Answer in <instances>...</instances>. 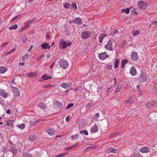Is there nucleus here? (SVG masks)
Masks as SVG:
<instances>
[{
    "label": "nucleus",
    "mask_w": 157,
    "mask_h": 157,
    "mask_svg": "<svg viewBox=\"0 0 157 157\" xmlns=\"http://www.w3.org/2000/svg\"><path fill=\"white\" fill-rule=\"evenodd\" d=\"M17 126L18 128L21 129H23L25 127V125L24 124H21L17 125Z\"/></svg>",
    "instance_id": "obj_30"
},
{
    "label": "nucleus",
    "mask_w": 157,
    "mask_h": 157,
    "mask_svg": "<svg viewBox=\"0 0 157 157\" xmlns=\"http://www.w3.org/2000/svg\"><path fill=\"white\" fill-rule=\"evenodd\" d=\"M41 78H52V77L51 76H48L46 75H44L42 76Z\"/></svg>",
    "instance_id": "obj_35"
},
{
    "label": "nucleus",
    "mask_w": 157,
    "mask_h": 157,
    "mask_svg": "<svg viewBox=\"0 0 157 157\" xmlns=\"http://www.w3.org/2000/svg\"><path fill=\"white\" fill-rule=\"evenodd\" d=\"M59 64L64 69L66 68L68 66V63L67 61H65L64 59H61L59 60Z\"/></svg>",
    "instance_id": "obj_3"
},
{
    "label": "nucleus",
    "mask_w": 157,
    "mask_h": 157,
    "mask_svg": "<svg viewBox=\"0 0 157 157\" xmlns=\"http://www.w3.org/2000/svg\"><path fill=\"white\" fill-rule=\"evenodd\" d=\"M107 152L109 153L112 152L114 153H116L117 152V150L116 149L113 147H110L108 149Z\"/></svg>",
    "instance_id": "obj_16"
},
{
    "label": "nucleus",
    "mask_w": 157,
    "mask_h": 157,
    "mask_svg": "<svg viewBox=\"0 0 157 157\" xmlns=\"http://www.w3.org/2000/svg\"><path fill=\"white\" fill-rule=\"evenodd\" d=\"M33 46L32 45H31L30 46V47H29V49H28V51L29 52H30L31 51L32 48H33Z\"/></svg>",
    "instance_id": "obj_53"
},
{
    "label": "nucleus",
    "mask_w": 157,
    "mask_h": 157,
    "mask_svg": "<svg viewBox=\"0 0 157 157\" xmlns=\"http://www.w3.org/2000/svg\"><path fill=\"white\" fill-rule=\"evenodd\" d=\"M70 118V117L69 116H67L66 118V121H68L69 120Z\"/></svg>",
    "instance_id": "obj_56"
},
{
    "label": "nucleus",
    "mask_w": 157,
    "mask_h": 157,
    "mask_svg": "<svg viewBox=\"0 0 157 157\" xmlns=\"http://www.w3.org/2000/svg\"><path fill=\"white\" fill-rule=\"evenodd\" d=\"M131 58L134 61H136L137 60L138 56L137 53L135 52H132L131 55Z\"/></svg>",
    "instance_id": "obj_11"
},
{
    "label": "nucleus",
    "mask_w": 157,
    "mask_h": 157,
    "mask_svg": "<svg viewBox=\"0 0 157 157\" xmlns=\"http://www.w3.org/2000/svg\"><path fill=\"white\" fill-rule=\"evenodd\" d=\"M21 39L24 42H25L26 41V37L25 35H23L22 36Z\"/></svg>",
    "instance_id": "obj_36"
},
{
    "label": "nucleus",
    "mask_w": 157,
    "mask_h": 157,
    "mask_svg": "<svg viewBox=\"0 0 157 157\" xmlns=\"http://www.w3.org/2000/svg\"><path fill=\"white\" fill-rule=\"evenodd\" d=\"M6 113L8 114H10L11 113L10 110V109H8L6 111Z\"/></svg>",
    "instance_id": "obj_62"
},
{
    "label": "nucleus",
    "mask_w": 157,
    "mask_h": 157,
    "mask_svg": "<svg viewBox=\"0 0 157 157\" xmlns=\"http://www.w3.org/2000/svg\"><path fill=\"white\" fill-rule=\"evenodd\" d=\"M72 148V146L70 147H67V148H65V150L66 151H67V150H70V149H71Z\"/></svg>",
    "instance_id": "obj_60"
},
{
    "label": "nucleus",
    "mask_w": 157,
    "mask_h": 157,
    "mask_svg": "<svg viewBox=\"0 0 157 157\" xmlns=\"http://www.w3.org/2000/svg\"><path fill=\"white\" fill-rule=\"evenodd\" d=\"M78 143H76L73 146H72V148H73L74 147H75L77 146V144H78Z\"/></svg>",
    "instance_id": "obj_63"
},
{
    "label": "nucleus",
    "mask_w": 157,
    "mask_h": 157,
    "mask_svg": "<svg viewBox=\"0 0 157 157\" xmlns=\"http://www.w3.org/2000/svg\"><path fill=\"white\" fill-rule=\"evenodd\" d=\"M79 136V135L78 134H77L75 135H73L70 137V139H71L72 140H77L78 139V137Z\"/></svg>",
    "instance_id": "obj_25"
},
{
    "label": "nucleus",
    "mask_w": 157,
    "mask_h": 157,
    "mask_svg": "<svg viewBox=\"0 0 157 157\" xmlns=\"http://www.w3.org/2000/svg\"><path fill=\"white\" fill-rule=\"evenodd\" d=\"M146 81V79H140V81L141 82H144Z\"/></svg>",
    "instance_id": "obj_55"
},
{
    "label": "nucleus",
    "mask_w": 157,
    "mask_h": 157,
    "mask_svg": "<svg viewBox=\"0 0 157 157\" xmlns=\"http://www.w3.org/2000/svg\"><path fill=\"white\" fill-rule=\"evenodd\" d=\"M139 151L142 153H145L149 152L150 151L147 147H144L140 149Z\"/></svg>",
    "instance_id": "obj_10"
},
{
    "label": "nucleus",
    "mask_w": 157,
    "mask_h": 157,
    "mask_svg": "<svg viewBox=\"0 0 157 157\" xmlns=\"http://www.w3.org/2000/svg\"><path fill=\"white\" fill-rule=\"evenodd\" d=\"M122 88V86L121 85H119L117 86V87L115 91V93H116L117 92H119L121 91V89Z\"/></svg>",
    "instance_id": "obj_24"
},
{
    "label": "nucleus",
    "mask_w": 157,
    "mask_h": 157,
    "mask_svg": "<svg viewBox=\"0 0 157 157\" xmlns=\"http://www.w3.org/2000/svg\"><path fill=\"white\" fill-rule=\"evenodd\" d=\"M17 28V25L16 24H15L13 26H11L9 27V29L10 30H15Z\"/></svg>",
    "instance_id": "obj_28"
},
{
    "label": "nucleus",
    "mask_w": 157,
    "mask_h": 157,
    "mask_svg": "<svg viewBox=\"0 0 157 157\" xmlns=\"http://www.w3.org/2000/svg\"><path fill=\"white\" fill-rule=\"evenodd\" d=\"M140 33V31L138 30H135L133 29L132 32V34L134 36H136L139 34Z\"/></svg>",
    "instance_id": "obj_22"
},
{
    "label": "nucleus",
    "mask_w": 157,
    "mask_h": 157,
    "mask_svg": "<svg viewBox=\"0 0 157 157\" xmlns=\"http://www.w3.org/2000/svg\"><path fill=\"white\" fill-rule=\"evenodd\" d=\"M91 34V33L88 31H85L82 33L81 36L82 38L86 39L90 36Z\"/></svg>",
    "instance_id": "obj_7"
},
{
    "label": "nucleus",
    "mask_w": 157,
    "mask_h": 157,
    "mask_svg": "<svg viewBox=\"0 0 157 157\" xmlns=\"http://www.w3.org/2000/svg\"><path fill=\"white\" fill-rule=\"evenodd\" d=\"M37 121L33 122L32 121H30V125H35V124H36L37 123Z\"/></svg>",
    "instance_id": "obj_45"
},
{
    "label": "nucleus",
    "mask_w": 157,
    "mask_h": 157,
    "mask_svg": "<svg viewBox=\"0 0 157 157\" xmlns=\"http://www.w3.org/2000/svg\"><path fill=\"white\" fill-rule=\"evenodd\" d=\"M119 63V59H116L114 62V67L115 68H117L118 67V66Z\"/></svg>",
    "instance_id": "obj_26"
},
{
    "label": "nucleus",
    "mask_w": 157,
    "mask_h": 157,
    "mask_svg": "<svg viewBox=\"0 0 157 157\" xmlns=\"http://www.w3.org/2000/svg\"><path fill=\"white\" fill-rule=\"evenodd\" d=\"M37 106L39 108L44 110H45L46 109L45 105L43 102H40L38 104Z\"/></svg>",
    "instance_id": "obj_18"
},
{
    "label": "nucleus",
    "mask_w": 157,
    "mask_h": 157,
    "mask_svg": "<svg viewBox=\"0 0 157 157\" xmlns=\"http://www.w3.org/2000/svg\"><path fill=\"white\" fill-rule=\"evenodd\" d=\"M36 21V19H33L32 20H31L29 21L27 23L28 24H29V25H30V24L31 23H33L34 21Z\"/></svg>",
    "instance_id": "obj_50"
},
{
    "label": "nucleus",
    "mask_w": 157,
    "mask_h": 157,
    "mask_svg": "<svg viewBox=\"0 0 157 157\" xmlns=\"http://www.w3.org/2000/svg\"><path fill=\"white\" fill-rule=\"evenodd\" d=\"M46 132L50 136L55 135V130L53 128H48L46 129Z\"/></svg>",
    "instance_id": "obj_9"
},
{
    "label": "nucleus",
    "mask_w": 157,
    "mask_h": 157,
    "mask_svg": "<svg viewBox=\"0 0 157 157\" xmlns=\"http://www.w3.org/2000/svg\"><path fill=\"white\" fill-rule=\"evenodd\" d=\"M37 75V72H30L28 75L27 77L33 78L36 77Z\"/></svg>",
    "instance_id": "obj_12"
},
{
    "label": "nucleus",
    "mask_w": 157,
    "mask_h": 157,
    "mask_svg": "<svg viewBox=\"0 0 157 157\" xmlns=\"http://www.w3.org/2000/svg\"><path fill=\"white\" fill-rule=\"evenodd\" d=\"M8 93L5 90L2 89H0V96L4 98H6L8 97Z\"/></svg>",
    "instance_id": "obj_5"
},
{
    "label": "nucleus",
    "mask_w": 157,
    "mask_h": 157,
    "mask_svg": "<svg viewBox=\"0 0 157 157\" xmlns=\"http://www.w3.org/2000/svg\"><path fill=\"white\" fill-rule=\"evenodd\" d=\"M29 57V55L28 54H26L22 56V59L24 61H27Z\"/></svg>",
    "instance_id": "obj_27"
},
{
    "label": "nucleus",
    "mask_w": 157,
    "mask_h": 157,
    "mask_svg": "<svg viewBox=\"0 0 157 157\" xmlns=\"http://www.w3.org/2000/svg\"><path fill=\"white\" fill-rule=\"evenodd\" d=\"M13 123V120H8L7 121V123L8 124V125L9 126H11Z\"/></svg>",
    "instance_id": "obj_29"
},
{
    "label": "nucleus",
    "mask_w": 157,
    "mask_h": 157,
    "mask_svg": "<svg viewBox=\"0 0 157 157\" xmlns=\"http://www.w3.org/2000/svg\"><path fill=\"white\" fill-rule=\"evenodd\" d=\"M140 155V153L139 152H137V153H134V156L133 157H138Z\"/></svg>",
    "instance_id": "obj_44"
},
{
    "label": "nucleus",
    "mask_w": 157,
    "mask_h": 157,
    "mask_svg": "<svg viewBox=\"0 0 157 157\" xmlns=\"http://www.w3.org/2000/svg\"><path fill=\"white\" fill-rule=\"evenodd\" d=\"M125 102L127 104H130L131 103L132 101L130 99H129L128 100L126 101Z\"/></svg>",
    "instance_id": "obj_48"
},
{
    "label": "nucleus",
    "mask_w": 157,
    "mask_h": 157,
    "mask_svg": "<svg viewBox=\"0 0 157 157\" xmlns=\"http://www.w3.org/2000/svg\"><path fill=\"white\" fill-rule=\"evenodd\" d=\"M41 46L42 48L44 49H46L47 48L49 49L50 48V46L47 43H45L41 45Z\"/></svg>",
    "instance_id": "obj_19"
},
{
    "label": "nucleus",
    "mask_w": 157,
    "mask_h": 157,
    "mask_svg": "<svg viewBox=\"0 0 157 157\" xmlns=\"http://www.w3.org/2000/svg\"><path fill=\"white\" fill-rule=\"evenodd\" d=\"M117 32H118L117 30H115L113 32H112L113 33H111V34L112 35L114 34H115V33H117Z\"/></svg>",
    "instance_id": "obj_57"
},
{
    "label": "nucleus",
    "mask_w": 157,
    "mask_h": 157,
    "mask_svg": "<svg viewBox=\"0 0 157 157\" xmlns=\"http://www.w3.org/2000/svg\"><path fill=\"white\" fill-rule=\"evenodd\" d=\"M10 88L13 92V94L14 96L16 97H19L20 96V92L19 89L17 88L12 86Z\"/></svg>",
    "instance_id": "obj_2"
},
{
    "label": "nucleus",
    "mask_w": 157,
    "mask_h": 157,
    "mask_svg": "<svg viewBox=\"0 0 157 157\" xmlns=\"http://www.w3.org/2000/svg\"><path fill=\"white\" fill-rule=\"evenodd\" d=\"M153 105L152 104L151 102H148L146 104V106L148 108L151 107Z\"/></svg>",
    "instance_id": "obj_41"
},
{
    "label": "nucleus",
    "mask_w": 157,
    "mask_h": 157,
    "mask_svg": "<svg viewBox=\"0 0 157 157\" xmlns=\"http://www.w3.org/2000/svg\"><path fill=\"white\" fill-rule=\"evenodd\" d=\"M112 43L113 42L111 40H109L107 44L105 45V48L109 50L113 51Z\"/></svg>",
    "instance_id": "obj_8"
},
{
    "label": "nucleus",
    "mask_w": 157,
    "mask_h": 157,
    "mask_svg": "<svg viewBox=\"0 0 157 157\" xmlns=\"http://www.w3.org/2000/svg\"><path fill=\"white\" fill-rule=\"evenodd\" d=\"M7 70V68L5 67H0V73H4Z\"/></svg>",
    "instance_id": "obj_21"
},
{
    "label": "nucleus",
    "mask_w": 157,
    "mask_h": 157,
    "mask_svg": "<svg viewBox=\"0 0 157 157\" xmlns=\"http://www.w3.org/2000/svg\"><path fill=\"white\" fill-rule=\"evenodd\" d=\"M71 44V42L70 41H64L60 40L59 42V46L60 48H64L69 46Z\"/></svg>",
    "instance_id": "obj_1"
},
{
    "label": "nucleus",
    "mask_w": 157,
    "mask_h": 157,
    "mask_svg": "<svg viewBox=\"0 0 157 157\" xmlns=\"http://www.w3.org/2000/svg\"><path fill=\"white\" fill-rule=\"evenodd\" d=\"M157 24V21H153L152 22L151 25H153V24Z\"/></svg>",
    "instance_id": "obj_61"
},
{
    "label": "nucleus",
    "mask_w": 157,
    "mask_h": 157,
    "mask_svg": "<svg viewBox=\"0 0 157 157\" xmlns=\"http://www.w3.org/2000/svg\"><path fill=\"white\" fill-rule=\"evenodd\" d=\"M126 44V41H123L122 43L121 44V47H124L125 46Z\"/></svg>",
    "instance_id": "obj_49"
},
{
    "label": "nucleus",
    "mask_w": 157,
    "mask_h": 157,
    "mask_svg": "<svg viewBox=\"0 0 157 157\" xmlns=\"http://www.w3.org/2000/svg\"><path fill=\"white\" fill-rule=\"evenodd\" d=\"M1 150L2 152H3L6 153L7 152V150L5 147H1Z\"/></svg>",
    "instance_id": "obj_42"
},
{
    "label": "nucleus",
    "mask_w": 157,
    "mask_h": 157,
    "mask_svg": "<svg viewBox=\"0 0 157 157\" xmlns=\"http://www.w3.org/2000/svg\"><path fill=\"white\" fill-rule=\"evenodd\" d=\"M140 78H147L146 75L145 73L144 72H142Z\"/></svg>",
    "instance_id": "obj_34"
},
{
    "label": "nucleus",
    "mask_w": 157,
    "mask_h": 157,
    "mask_svg": "<svg viewBox=\"0 0 157 157\" xmlns=\"http://www.w3.org/2000/svg\"><path fill=\"white\" fill-rule=\"evenodd\" d=\"M130 73V74L133 76H134L137 73L134 67H131Z\"/></svg>",
    "instance_id": "obj_17"
},
{
    "label": "nucleus",
    "mask_w": 157,
    "mask_h": 157,
    "mask_svg": "<svg viewBox=\"0 0 157 157\" xmlns=\"http://www.w3.org/2000/svg\"><path fill=\"white\" fill-rule=\"evenodd\" d=\"M71 84L70 83H62L61 84V86L65 89H67L70 87Z\"/></svg>",
    "instance_id": "obj_15"
},
{
    "label": "nucleus",
    "mask_w": 157,
    "mask_h": 157,
    "mask_svg": "<svg viewBox=\"0 0 157 157\" xmlns=\"http://www.w3.org/2000/svg\"><path fill=\"white\" fill-rule=\"evenodd\" d=\"M35 139V136H31L29 138V140L30 141H33Z\"/></svg>",
    "instance_id": "obj_40"
},
{
    "label": "nucleus",
    "mask_w": 157,
    "mask_h": 157,
    "mask_svg": "<svg viewBox=\"0 0 157 157\" xmlns=\"http://www.w3.org/2000/svg\"><path fill=\"white\" fill-rule=\"evenodd\" d=\"M106 36V35L104 34H102L98 38V40L100 43H102L103 39Z\"/></svg>",
    "instance_id": "obj_20"
},
{
    "label": "nucleus",
    "mask_w": 157,
    "mask_h": 157,
    "mask_svg": "<svg viewBox=\"0 0 157 157\" xmlns=\"http://www.w3.org/2000/svg\"><path fill=\"white\" fill-rule=\"evenodd\" d=\"M99 116V113H97L95 114V117L96 118H98Z\"/></svg>",
    "instance_id": "obj_58"
},
{
    "label": "nucleus",
    "mask_w": 157,
    "mask_h": 157,
    "mask_svg": "<svg viewBox=\"0 0 157 157\" xmlns=\"http://www.w3.org/2000/svg\"><path fill=\"white\" fill-rule=\"evenodd\" d=\"M98 130V127L96 124L94 125L91 128L90 131L92 133H95L97 132Z\"/></svg>",
    "instance_id": "obj_13"
},
{
    "label": "nucleus",
    "mask_w": 157,
    "mask_h": 157,
    "mask_svg": "<svg viewBox=\"0 0 157 157\" xmlns=\"http://www.w3.org/2000/svg\"><path fill=\"white\" fill-rule=\"evenodd\" d=\"M57 103L59 105V108H60L62 106V104L60 102H57Z\"/></svg>",
    "instance_id": "obj_54"
},
{
    "label": "nucleus",
    "mask_w": 157,
    "mask_h": 157,
    "mask_svg": "<svg viewBox=\"0 0 157 157\" xmlns=\"http://www.w3.org/2000/svg\"><path fill=\"white\" fill-rule=\"evenodd\" d=\"M128 60L126 59H124L123 60L121 63V67L122 68H123L124 67V65L128 62Z\"/></svg>",
    "instance_id": "obj_23"
},
{
    "label": "nucleus",
    "mask_w": 157,
    "mask_h": 157,
    "mask_svg": "<svg viewBox=\"0 0 157 157\" xmlns=\"http://www.w3.org/2000/svg\"><path fill=\"white\" fill-rule=\"evenodd\" d=\"M74 105V104L73 103L69 104L67 105L66 108L67 109H69L71 107H72Z\"/></svg>",
    "instance_id": "obj_43"
},
{
    "label": "nucleus",
    "mask_w": 157,
    "mask_h": 157,
    "mask_svg": "<svg viewBox=\"0 0 157 157\" xmlns=\"http://www.w3.org/2000/svg\"><path fill=\"white\" fill-rule=\"evenodd\" d=\"M24 157H32V154L29 153H25L23 154Z\"/></svg>",
    "instance_id": "obj_32"
},
{
    "label": "nucleus",
    "mask_w": 157,
    "mask_h": 157,
    "mask_svg": "<svg viewBox=\"0 0 157 157\" xmlns=\"http://www.w3.org/2000/svg\"><path fill=\"white\" fill-rule=\"evenodd\" d=\"M80 134L83 133L84 135H87L88 134V132L87 131L85 130L81 131L80 132Z\"/></svg>",
    "instance_id": "obj_33"
},
{
    "label": "nucleus",
    "mask_w": 157,
    "mask_h": 157,
    "mask_svg": "<svg viewBox=\"0 0 157 157\" xmlns=\"http://www.w3.org/2000/svg\"><path fill=\"white\" fill-rule=\"evenodd\" d=\"M14 79H13V80L11 82V84H12V85H13V84H15V82L14 81Z\"/></svg>",
    "instance_id": "obj_64"
},
{
    "label": "nucleus",
    "mask_w": 157,
    "mask_h": 157,
    "mask_svg": "<svg viewBox=\"0 0 157 157\" xmlns=\"http://www.w3.org/2000/svg\"><path fill=\"white\" fill-rule=\"evenodd\" d=\"M8 44V42L5 43L2 45L1 46L2 47H4L6 45Z\"/></svg>",
    "instance_id": "obj_59"
},
{
    "label": "nucleus",
    "mask_w": 157,
    "mask_h": 157,
    "mask_svg": "<svg viewBox=\"0 0 157 157\" xmlns=\"http://www.w3.org/2000/svg\"><path fill=\"white\" fill-rule=\"evenodd\" d=\"M16 50V48H14L13 49L11 50L9 52V53H12V52H13V51H15Z\"/></svg>",
    "instance_id": "obj_52"
},
{
    "label": "nucleus",
    "mask_w": 157,
    "mask_h": 157,
    "mask_svg": "<svg viewBox=\"0 0 157 157\" xmlns=\"http://www.w3.org/2000/svg\"><path fill=\"white\" fill-rule=\"evenodd\" d=\"M29 26V24H28V23L25 24V25L22 28V29L23 30H25Z\"/></svg>",
    "instance_id": "obj_38"
},
{
    "label": "nucleus",
    "mask_w": 157,
    "mask_h": 157,
    "mask_svg": "<svg viewBox=\"0 0 157 157\" xmlns=\"http://www.w3.org/2000/svg\"><path fill=\"white\" fill-rule=\"evenodd\" d=\"M139 7L141 9H144L146 8L147 5V3L142 1H140L138 2Z\"/></svg>",
    "instance_id": "obj_4"
},
{
    "label": "nucleus",
    "mask_w": 157,
    "mask_h": 157,
    "mask_svg": "<svg viewBox=\"0 0 157 157\" xmlns=\"http://www.w3.org/2000/svg\"><path fill=\"white\" fill-rule=\"evenodd\" d=\"M98 57L101 60H104L106 58L109 57V56L105 52L100 53L98 55Z\"/></svg>",
    "instance_id": "obj_6"
},
{
    "label": "nucleus",
    "mask_w": 157,
    "mask_h": 157,
    "mask_svg": "<svg viewBox=\"0 0 157 157\" xmlns=\"http://www.w3.org/2000/svg\"><path fill=\"white\" fill-rule=\"evenodd\" d=\"M71 8L72 9L76 10L77 8L76 4L75 3H73L71 5Z\"/></svg>",
    "instance_id": "obj_39"
},
{
    "label": "nucleus",
    "mask_w": 157,
    "mask_h": 157,
    "mask_svg": "<svg viewBox=\"0 0 157 157\" xmlns=\"http://www.w3.org/2000/svg\"><path fill=\"white\" fill-rule=\"evenodd\" d=\"M66 154L65 153H64L63 154H60L58 155H57L56 156V157H62L64 155Z\"/></svg>",
    "instance_id": "obj_46"
},
{
    "label": "nucleus",
    "mask_w": 157,
    "mask_h": 157,
    "mask_svg": "<svg viewBox=\"0 0 157 157\" xmlns=\"http://www.w3.org/2000/svg\"><path fill=\"white\" fill-rule=\"evenodd\" d=\"M70 6V4L69 3H66L65 4H64L63 6L66 9H68Z\"/></svg>",
    "instance_id": "obj_31"
},
{
    "label": "nucleus",
    "mask_w": 157,
    "mask_h": 157,
    "mask_svg": "<svg viewBox=\"0 0 157 157\" xmlns=\"http://www.w3.org/2000/svg\"><path fill=\"white\" fill-rule=\"evenodd\" d=\"M130 9L129 8H127L126 9H125V13L127 14H128L129 12Z\"/></svg>",
    "instance_id": "obj_47"
},
{
    "label": "nucleus",
    "mask_w": 157,
    "mask_h": 157,
    "mask_svg": "<svg viewBox=\"0 0 157 157\" xmlns=\"http://www.w3.org/2000/svg\"><path fill=\"white\" fill-rule=\"evenodd\" d=\"M94 105L92 104V103H89L86 105V109H89L92 106H93Z\"/></svg>",
    "instance_id": "obj_37"
},
{
    "label": "nucleus",
    "mask_w": 157,
    "mask_h": 157,
    "mask_svg": "<svg viewBox=\"0 0 157 157\" xmlns=\"http://www.w3.org/2000/svg\"><path fill=\"white\" fill-rule=\"evenodd\" d=\"M106 68L107 69L109 70H111L112 69V66L111 65H107Z\"/></svg>",
    "instance_id": "obj_51"
},
{
    "label": "nucleus",
    "mask_w": 157,
    "mask_h": 157,
    "mask_svg": "<svg viewBox=\"0 0 157 157\" xmlns=\"http://www.w3.org/2000/svg\"><path fill=\"white\" fill-rule=\"evenodd\" d=\"M74 22L78 25H80L82 23V20L79 17L76 18L74 20Z\"/></svg>",
    "instance_id": "obj_14"
}]
</instances>
